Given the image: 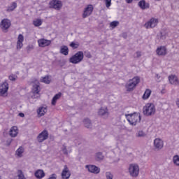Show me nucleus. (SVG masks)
Here are the masks:
<instances>
[{
  "instance_id": "f257e3e1",
  "label": "nucleus",
  "mask_w": 179,
  "mask_h": 179,
  "mask_svg": "<svg viewBox=\"0 0 179 179\" xmlns=\"http://www.w3.org/2000/svg\"><path fill=\"white\" fill-rule=\"evenodd\" d=\"M143 114H144L145 117L155 115V114H156V106L155 104L152 103H146L143 108Z\"/></svg>"
},
{
  "instance_id": "f03ea898",
  "label": "nucleus",
  "mask_w": 179,
  "mask_h": 179,
  "mask_svg": "<svg viewBox=\"0 0 179 179\" xmlns=\"http://www.w3.org/2000/svg\"><path fill=\"white\" fill-rule=\"evenodd\" d=\"M84 57L83 52L78 51L69 58V62L74 64H79L83 61Z\"/></svg>"
},
{
  "instance_id": "7ed1b4c3",
  "label": "nucleus",
  "mask_w": 179,
  "mask_h": 179,
  "mask_svg": "<svg viewBox=\"0 0 179 179\" xmlns=\"http://www.w3.org/2000/svg\"><path fill=\"white\" fill-rule=\"evenodd\" d=\"M159 23V20L157 18H151L148 22H147L144 27L145 29H153V27H156L157 24Z\"/></svg>"
},
{
  "instance_id": "20e7f679",
  "label": "nucleus",
  "mask_w": 179,
  "mask_h": 179,
  "mask_svg": "<svg viewBox=\"0 0 179 179\" xmlns=\"http://www.w3.org/2000/svg\"><path fill=\"white\" fill-rule=\"evenodd\" d=\"M50 8L59 10L62 8V2L59 0H52L49 3Z\"/></svg>"
},
{
  "instance_id": "39448f33",
  "label": "nucleus",
  "mask_w": 179,
  "mask_h": 179,
  "mask_svg": "<svg viewBox=\"0 0 179 179\" xmlns=\"http://www.w3.org/2000/svg\"><path fill=\"white\" fill-rule=\"evenodd\" d=\"M94 8H93V5L89 4L87 6V7L85 8L84 12L83 13V17L85 19V17H87V16H90L92 13H93V10Z\"/></svg>"
},
{
  "instance_id": "423d86ee",
  "label": "nucleus",
  "mask_w": 179,
  "mask_h": 179,
  "mask_svg": "<svg viewBox=\"0 0 179 179\" xmlns=\"http://www.w3.org/2000/svg\"><path fill=\"white\" fill-rule=\"evenodd\" d=\"M61 176L62 179H69L71 178V171L69 168H68V166L64 165Z\"/></svg>"
},
{
  "instance_id": "0eeeda50",
  "label": "nucleus",
  "mask_w": 179,
  "mask_h": 179,
  "mask_svg": "<svg viewBox=\"0 0 179 179\" xmlns=\"http://www.w3.org/2000/svg\"><path fill=\"white\" fill-rule=\"evenodd\" d=\"M163 146H164V143L162 139L157 138L154 140V148H155V149L160 150L163 149Z\"/></svg>"
},
{
  "instance_id": "6e6552de",
  "label": "nucleus",
  "mask_w": 179,
  "mask_h": 179,
  "mask_svg": "<svg viewBox=\"0 0 179 179\" xmlns=\"http://www.w3.org/2000/svg\"><path fill=\"white\" fill-rule=\"evenodd\" d=\"M38 45L39 47L44 48V47H48L51 45V40L41 38L38 40Z\"/></svg>"
},
{
  "instance_id": "1a4fd4ad",
  "label": "nucleus",
  "mask_w": 179,
  "mask_h": 179,
  "mask_svg": "<svg viewBox=\"0 0 179 179\" xmlns=\"http://www.w3.org/2000/svg\"><path fill=\"white\" fill-rule=\"evenodd\" d=\"M10 20H8V19H3L2 20L0 26L3 30V31H6V30H8V29H9L10 27Z\"/></svg>"
},
{
  "instance_id": "9d476101",
  "label": "nucleus",
  "mask_w": 179,
  "mask_h": 179,
  "mask_svg": "<svg viewBox=\"0 0 179 179\" xmlns=\"http://www.w3.org/2000/svg\"><path fill=\"white\" fill-rule=\"evenodd\" d=\"M156 54L159 57H164L167 55V48L166 46H159L156 50Z\"/></svg>"
},
{
  "instance_id": "9b49d317",
  "label": "nucleus",
  "mask_w": 179,
  "mask_h": 179,
  "mask_svg": "<svg viewBox=\"0 0 179 179\" xmlns=\"http://www.w3.org/2000/svg\"><path fill=\"white\" fill-rule=\"evenodd\" d=\"M37 139L40 143L44 142V141L48 139V131L47 130H43L41 134H38Z\"/></svg>"
},
{
  "instance_id": "f8f14e48",
  "label": "nucleus",
  "mask_w": 179,
  "mask_h": 179,
  "mask_svg": "<svg viewBox=\"0 0 179 179\" xmlns=\"http://www.w3.org/2000/svg\"><path fill=\"white\" fill-rule=\"evenodd\" d=\"M34 83L35 84L33 85L32 87V93H34V94H39L40 92L41 91V87H40V82L36 80Z\"/></svg>"
},
{
  "instance_id": "ddd939ff",
  "label": "nucleus",
  "mask_w": 179,
  "mask_h": 179,
  "mask_svg": "<svg viewBox=\"0 0 179 179\" xmlns=\"http://www.w3.org/2000/svg\"><path fill=\"white\" fill-rule=\"evenodd\" d=\"M24 41V36H23V34H20L17 37V50H21L22 47H23Z\"/></svg>"
},
{
  "instance_id": "4468645a",
  "label": "nucleus",
  "mask_w": 179,
  "mask_h": 179,
  "mask_svg": "<svg viewBox=\"0 0 179 179\" xmlns=\"http://www.w3.org/2000/svg\"><path fill=\"white\" fill-rule=\"evenodd\" d=\"M169 81L171 85H175L176 86H178L179 85V80L178 77L176 75H171L169 76Z\"/></svg>"
},
{
  "instance_id": "2eb2a0df",
  "label": "nucleus",
  "mask_w": 179,
  "mask_h": 179,
  "mask_svg": "<svg viewBox=\"0 0 179 179\" xmlns=\"http://www.w3.org/2000/svg\"><path fill=\"white\" fill-rule=\"evenodd\" d=\"M9 89V85L8 83L4 82L3 84L0 85V96H3L8 90Z\"/></svg>"
},
{
  "instance_id": "dca6fc26",
  "label": "nucleus",
  "mask_w": 179,
  "mask_h": 179,
  "mask_svg": "<svg viewBox=\"0 0 179 179\" xmlns=\"http://www.w3.org/2000/svg\"><path fill=\"white\" fill-rule=\"evenodd\" d=\"M86 167L90 173H93L94 174H99L100 173V169L94 165H87Z\"/></svg>"
},
{
  "instance_id": "f3484780",
  "label": "nucleus",
  "mask_w": 179,
  "mask_h": 179,
  "mask_svg": "<svg viewBox=\"0 0 179 179\" xmlns=\"http://www.w3.org/2000/svg\"><path fill=\"white\" fill-rule=\"evenodd\" d=\"M47 111H48L47 107L41 106L37 109L36 113L38 117H43V115H45Z\"/></svg>"
},
{
  "instance_id": "a211bd4d",
  "label": "nucleus",
  "mask_w": 179,
  "mask_h": 179,
  "mask_svg": "<svg viewBox=\"0 0 179 179\" xmlns=\"http://www.w3.org/2000/svg\"><path fill=\"white\" fill-rule=\"evenodd\" d=\"M17 134H19V129H17V127H12L9 132L10 136H11V138H16Z\"/></svg>"
},
{
  "instance_id": "6ab92c4d",
  "label": "nucleus",
  "mask_w": 179,
  "mask_h": 179,
  "mask_svg": "<svg viewBox=\"0 0 179 179\" xmlns=\"http://www.w3.org/2000/svg\"><path fill=\"white\" fill-rule=\"evenodd\" d=\"M34 176L38 179L43 178V177H45V173H44V171L41 169H38L35 173Z\"/></svg>"
},
{
  "instance_id": "aec40b11",
  "label": "nucleus",
  "mask_w": 179,
  "mask_h": 179,
  "mask_svg": "<svg viewBox=\"0 0 179 179\" xmlns=\"http://www.w3.org/2000/svg\"><path fill=\"white\" fill-rule=\"evenodd\" d=\"M134 87H135V81L130 80L129 83L126 85V89H127V92H132Z\"/></svg>"
},
{
  "instance_id": "412c9836",
  "label": "nucleus",
  "mask_w": 179,
  "mask_h": 179,
  "mask_svg": "<svg viewBox=\"0 0 179 179\" xmlns=\"http://www.w3.org/2000/svg\"><path fill=\"white\" fill-rule=\"evenodd\" d=\"M61 96H62V93L61 92H59L54 96L52 99V106H55L57 104V101L61 99Z\"/></svg>"
},
{
  "instance_id": "4be33fe9",
  "label": "nucleus",
  "mask_w": 179,
  "mask_h": 179,
  "mask_svg": "<svg viewBox=\"0 0 179 179\" xmlns=\"http://www.w3.org/2000/svg\"><path fill=\"white\" fill-rule=\"evenodd\" d=\"M60 54L68 55L69 54V48L66 45H62L60 48Z\"/></svg>"
},
{
  "instance_id": "5701e85b",
  "label": "nucleus",
  "mask_w": 179,
  "mask_h": 179,
  "mask_svg": "<svg viewBox=\"0 0 179 179\" xmlns=\"http://www.w3.org/2000/svg\"><path fill=\"white\" fill-rule=\"evenodd\" d=\"M150 94H152V90L150 89H146L143 95V99L148 100L150 97Z\"/></svg>"
},
{
  "instance_id": "b1692460",
  "label": "nucleus",
  "mask_w": 179,
  "mask_h": 179,
  "mask_svg": "<svg viewBox=\"0 0 179 179\" xmlns=\"http://www.w3.org/2000/svg\"><path fill=\"white\" fill-rule=\"evenodd\" d=\"M138 6H140L141 9H148L149 8V3H146L144 0H141L138 3Z\"/></svg>"
},
{
  "instance_id": "393cba45",
  "label": "nucleus",
  "mask_w": 179,
  "mask_h": 179,
  "mask_svg": "<svg viewBox=\"0 0 179 179\" xmlns=\"http://www.w3.org/2000/svg\"><path fill=\"white\" fill-rule=\"evenodd\" d=\"M129 173L131 177H135V165L134 164L129 165Z\"/></svg>"
},
{
  "instance_id": "a878e982",
  "label": "nucleus",
  "mask_w": 179,
  "mask_h": 179,
  "mask_svg": "<svg viewBox=\"0 0 179 179\" xmlns=\"http://www.w3.org/2000/svg\"><path fill=\"white\" fill-rule=\"evenodd\" d=\"M16 8H17V3L16 2H13L11 6L8 7L7 12H13Z\"/></svg>"
},
{
  "instance_id": "bb28decb",
  "label": "nucleus",
  "mask_w": 179,
  "mask_h": 179,
  "mask_svg": "<svg viewBox=\"0 0 179 179\" xmlns=\"http://www.w3.org/2000/svg\"><path fill=\"white\" fill-rule=\"evenodd\" d=\"M41 82H43V83H46L47 85H50V83H51V78H50V76H46L45 77H42Z\"/></svg>"
},
{
  "instance_id": "cd10ccee",
  "label": "nucleus",
  "mask_w": 179,
  "mask_h": 179,
  "mask_svg": "<svg viewBox=\"0 0 179 179\" xmlns=\"http://www.w3.org/2000/svg\"><path fill=\"white\" fill-rule=\"evenodd\" d=\"M99 115H108V109L107 108H101L99 112H98Z\"/></svg>"
},
{
  "instance_id": "c85d7f7f",
  "label": "nucleus",
  "mask_w": 179,
  "mask_h": 179,
  "mask_svg": "<svg viewBox=\"0 0 179 179\" xmlns=\"http://www.w3.org/2000/svg\"><path fill=\"white\" fill-rule=\"evenodd\" d=\"M33 24L35 26V27H39V26L43 24V21H41L40 19H36L34 20Z\"/></svg>"
},
{
  "instance_id": "c756f323",
  "label": "nucleus",
  "mask_w": 179,
  "mask_h": 179,
  "mask_svg": "<svg viewBox=\"0 0 179 179\" xmlns=\"http://www.w3.org/2000/svg\"><path fill=\"white\" fill-rule=\"evenodd\" d=\"M23 152H24V150L23 149V148L20 147L16 151L17 156H18V157H22L23 155Z\"/></svg>"
},
{
  "instance_id": "7c9ffc66",
  "label": "nucleus",
  "mask_w": 179,
  "mask_h": 179,
  "mask_svg": "<svg viewBox=\"0 0 179 179\" xmlns=\"http://www.w3.org/2000/svg\"><path fill=\"white\" fill-rule=\"evenodd\" d=\"M133 115H126V118L131 125H134V120H132Z\"/></svg>"
},
{
  "instance_id": "2f4dec72",
  "label": "nucleus",
  "mask_w": 179,
  "mask_h": 179,
  "mask_svg": "<svg viewBox=\"0 0 179 179\" xmlns=\"http://www.w3.org/2000/svg\"><path fill=\"white\" fill-rule=\"evenodd\" d=\"M173 162L176 166H179V155H175L173 157Z\"/></svg>"
},
{
  "instance_id": "473e14b6",
  "label": "nucleus",
  "mask_w": 179,
  "mask_h": 179,
  "mask_svg": "<svg viewBox=\"0 0 179 179\" xmlns=\"http://www.w3.org/2000/svg\"><path fill=\"white\" fill-rule=\"evenodd\" d=\"M84 124H85L86 128H90V127H92V122H90V120H89V119H85Z\"/></svg>"
},
{
  "instance_id": "72a5a7b5",
  "label": "nucleus",
  "mask_w": 179,
  "mask_h": 179,
  "mask_svg": "<svg viewBox=\"0 0 179 179\" xmlns=\"http://www.w3.org/2000/svg\"><path fill=\"white\" fill-rule=\"evenodd\" d=\"M17 174L18 179H26V177H24V174H23V171H22V170H18Z\"/></svg>"
},
{
  "instance_id": "f704fd0d",
  "label": "nucleus",
  "mask_w": 179,
  "mask_h": 179,
  "mask_svg": "<svg viewBox=\"0 0 179 179\" xmlns=\"http://www.w3.org/2000/svg\"><path fill=\"white\" fill-rule=\"evenodd\" d=\"M120 24V22L118 21H113L110 23V27H112L113 29H115V27H117Z\"/></svg>"
},
{
  "instance_id": "c9c22d12",
  "label": "nucleus",
  "mask_w": 179,
  "mask_h": 179,
  "mask_svg": "<svg viewBox=\"0 0 179 179\" xmlns=\"http://www.w3.org/2000/svg\"><path fill=\"white\" fill-rule=\"evenodd\" d=\"M70 47H71V48H73V50H76V48H78L79 47V43H75V42H71L70 43Z\"/></svg>"
},
{
  "instance_id": "e433bc0d",
  "label": "nucleus",
  "mask_w": 179,
  "mask_h": 179,
  "mask_svg": "<svg viewBox=\"0 0 179 179\" xmlns=\"http://www.w3.org/2000/svg\"><path fill=\"white\" fill-rule=\"evenodd\" d=\"M96 158H97V160H103V159L104 158V156H103V154L101 152H97Z\"/></svg>"
},
{
  "instance_id": "4c0bfd02",
  "label": "nucleus",
  "mask_w": 179,
  "mask_h": 179,
  "mask_svg": "<svg viewBox=\"0 0 179 179\" xmlns=\"http://www.w3.org/2000/svg\"><path fill=\"white\" fill-rule=\"evenodd\" d=\"M105 5L108 9L111 6V0H105Z\"/></svg>"
},
{
  "instance_id": "58836bf2",
  "label": "nucleus",
  "mask_w": 179,
  "mask_h": 179,
  "mask_svg": "<svg viewBox=\"0 0 179 179\" xmlns=\"http://www.w3.org/2000/svg\"><path fill=\"white\" fill-rule=\"evenodd\" d=\"M139 176V166H135V177H138Z\"/></svg>"
},
{
  "instance_id": "ea45409f",
  "label": "nucleus",
  "mask_w": 179,
  "mask_h": 179,
  "mask_svg": "<svg viewBox=\"0 0 179 179\" xmlns=\"http://www.w3.org/2000/svg\"><path fill=\"white\" fill-rule=\"evenodd\" d=\"M137 136H139V137L146 136V134L143 131H139L137 134Z\"/></svg>"
},
{
  "instance_id": "a19ab883",
  "label": "nucleus",
  "mask_w": 179,
  "mask_h": 179,
  "mask_svg": "<svg viewBox=\"0 0 179 179\" xmlns=\"http://www.w3.org/2000/svg\"><path fill=\"white\" fill-rule=\"evenodd\" d=\"M106 176L107 179H113V174L111 173L106 172Z\"/></svg>"
},
{
  "instance_id": "79ce46f5",
  "label": "nucleus",
  "mask_w": 179,
  "mask_h": 179,
  "mask_svg": "<svg viewBox=\"0 0 179 179\" xmlns=\"http://www.w3.org/2000/svg\"><path fill=\"white\" fill-rule=\"evenodd\" d=\"M135 86H136L140 82H141V78L138 76H136L135 78Z\"/></svg>"
},
{
  "instance_id": "37998d69",
  "label": "nucleus",
  "mask_w": 179,
  "mask_h": 179,
  "mask_svg": "<svg viewBox=\"0 0 179 179\" xmlns=\"http://www.w3.org/2000/svg\"><path fill=\"white\" fill-rule=\"evenodd\" d=\"M9 80H16V76L13 75V74H11L10 76H9Z\"/></svg>"
},
{
  "instance_id": "c03bdc74",
  "label": "nucleus",
  "mask_w": 179,
  "mask_h": 179,
  "mask_svg": "<svg viewBox=\"0 0 179 179\" xmlns=\"http://www.w3.org/2000/svg\"><path fill=\"white\" fill-rule=\"evenodd\" d=\"M85 54L87 58H92V54L90 53V52H85Z\"/></svg>"
},
{
  "instance_id": "a18cd8bd",
  "label": "nucleus",
  "mask_w": 179,
  "mask_h": 179,
  "mask_svg": "<svg viewBox=\"0 0 179 179\" xmlns=\"http://www.w3.org/2000/svg\"><path fill=\"white\" fill-rule=\"evenodd\" d=\"M136 118H138V121L136 120V122H141V115H138V114H136Z\"/></svg>"
},
{
  "instance_id": "49530a36",
  "label": "nucleus",
  "mask_w": 179,
  "mask_h": 179,
  "mask_svg": "<svg viewBox=\"0 0 179 179\" xmlns=\"http://www.w3.org/2000/svg\"><path fill=\"white\" fill-rule=\"evenodd\" d=\"M63 152L64 155H68V151L66 150V148L63 149Z\"/></svg>"
},
{
  "instance_id": "de8ad7c7",
  "label": "nucleus",
  "mask_w": 179,
  "mask_h": 179,
  "mask_svg": "<svg viewBox=\"0 0 179 179\" xmlns=\"http://www.w3.org/2000/svg\"><path fill=\"white\" fill-rule=\"evenodd\" d=\"M136 55H137V57L139 58V57H141V52H137Z\"/></svg>"
},
{
  "instance_id": "09e8293b",
  "label": "nucleus",
  "mask_w": 179,
  "mask_h": 179,
  "mask_svg": "<svg viewBox=\"0 0 179 179\" xmlns=\"http://www.w3.org/2000/svg\"><path fill=\"white\" fill-rule=\"evenodd\" d=\"M127 3H131L132 1L134 0H125Z\"/></svg>"
},
{
  "instance_id": "8fccbe9b",
  "label": "nucleus",
  "mask_w": 179,
  "mask_h": 179,
  "mask_svg": "<svg viewBox=\"0 0 179 179\" xmlns=\"http://www.w3.org/2000/svg\"><path fill=\"white\" fill-rule=\"evenodd\" d=\"M19 115H20V117H24V113H19Z\"/></svg>"
},
{
  "instance_id": "3c124183",
  "label": "nucleus",
  "mask_w": 179,
  "mask_h": 179,
  "mask_svg": "<svg viewBox=\"0 0 179 179\" xmlns=\"http://www.w3.org/2000/svg\"><path fill=\"white\" fill-rule=\"evenodd\" d=\"M176 106L179 108V100L176 101Z\"/></svg>"
},
{
  "instance_id": "603ef678",
  "label": "nucleus",
  "mask_w": 179,
  "mask_h": 179,
  "mask_svg": "<svg viewBox=\"0 0 179 179\" xmlns=\"http://www.w3.org/2000/svg\"><path fill=\"white\" fill-rule=\"evenodd\" d=\"M155 1H160V0H155Z\"/></svg>"
}]
</instances>
